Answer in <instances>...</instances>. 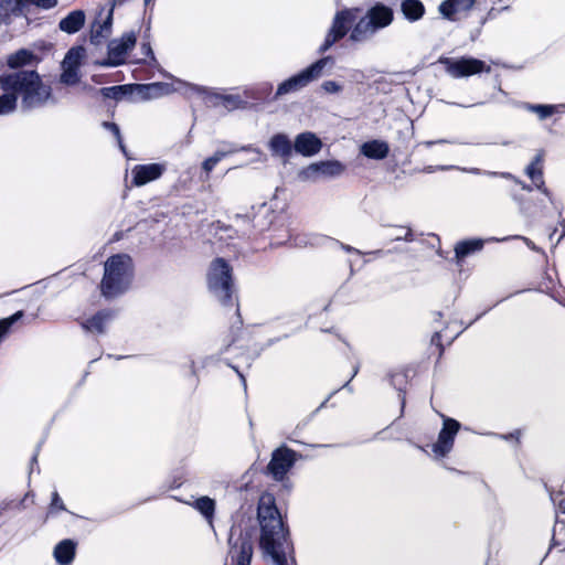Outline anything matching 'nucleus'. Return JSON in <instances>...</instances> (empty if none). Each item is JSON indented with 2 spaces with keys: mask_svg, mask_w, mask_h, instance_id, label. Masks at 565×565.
Listing matches in <instances>:
<instances>
[{
  "mask_svg": "<svg viewBox=\"0 0 565 565\" xmlns=\"http://www.w3.org/2000/svg\"><path fill=\"white\" fill-rule=\"evenodd\" d=\"M259 547L276 565H296L294 547L271 494L259 498L257 508Z\"/></svg>",
  "mask_w": 565,
  "mask_h": 565,
  "instance_id": "obj_1",
  "label": "nucleus"
},
{
  "mask_svg": "<svg viewBox=\"0 0 565 565\" xmlns=\"http://www.w3.org/2000/svg\"><path fill=\"white\" fill-rule=\"evenodd\" d=\"M0 87L22 98L25 109L43 106L51 97V87L34 71H18L0 76Z\"/></svg>",
  "mask_w": 565,
  "mask_h": 565,
  "instance_id": "obj_2",
  "label": "nucleus"
},
{
  "mask_svg": "<svg viewBox=\"0 0 565 565\" xmlns=\"http://www.w3.org/2000/svg\"><path fill=\"white\" fill-rule=\"evenodd\" d=\"M0 87L22 98L25 109L43 106L51 97V87L34 71H18L0 76Z\"/></svg>",
  "mask_w": 565,
  "mask_h": 565,
  "instance_id": "obj_3",
  "label": "nucleus"
},
{
  "mask_svg": "<svg viewBox=\"0 0 565 565\" xmlns=\"http://www.w3.org/2000/svg\"><path fill=\"white\" fill-rule=\"evenodd\" d=\"M132 278L131 258L126 254L109 257L104 265V277L100 282L102 295L114 298L126 291Z\"/></svg>",
  "mask_w": 565,
  "mask_h": 565,
  "instance_id": "obj_4",
  "label": "nucleus"
},
{
  "mask_svg": "<svg viewBox=\"0 0 565 565\" xmlns=\"http://www.w3.org/2000/svg\"><path fill=\"white\" fill-rule=\"evenodd\" d=\"M207 282L210 290L222 301L228 305L234 290L232 267L223 259L216 258L211 263Z\"/></svg>",
  "mask_w": 565,
  "mask_h": 565,
  "instance_id": "obj_5",
  "label": "nucleus"
},
{
  "mask_svg": "<svg viewBox=\"0 0 565 565\" xmlns=\"http://www.w3.org/2000/svg\"><path fill=\"white\" fill-rule=\"evenodd\" d=\"M178 87H172L168 83H151L132 85V93L135 94L134 100H149L160 98L173 92L183 90L184 93L205 94L206 87L189 84L182 81H177Z\"/></svg>",
  "mask_w": 565,
  "mask_h": 565,
  "instance_id": "obj_6",
  "label": "nucleus"
},
{
  "mask_svg": "<svg viewBox=\"0 0 565 565\" xmlns=\"http://www.w3.org/2000/svg\"><path fill=\"white\" fill-rule=\"evenodd\" d=\"M328 61L329 57H323L311 64L306 70L301 71L299 74L282 82L277 88L276 97L289 94L291 92H297L300 88L307 86L310 82L319 78Z\"/></svg>",
  "mask_w": 565,
  "mask_h": 565,
  "instance_id": "obj_7",
  "label": "nucleus"
},
{
  "mask_svg": "<svg viewBox=\"0 0 565 565\" xmlns=\"http://www.w3.org/2000/svg\"><path fill=\"white\" fill-rule=\"evenodd\" d=\"M438 62L445 66L446 72L455 78L467 77L481 72H490V66L481 60L473 57H439Z\"/></svg>",
  "mask_w": 565,
  "mask_h": 565,
  "instance_id": "obj_8",
  "label": "nucleus"
},
{
  "mask_svg": "<svg viewBox=\"0 0 565 565\" xmlns=\"http://www.w3.org/2000/svg\"><path fill=\"white\" fill-rule=\"evenodd\" d=\"M358 11V9H344L335 13L331 28L320 47V52L323 53L329 50L335 42L341 40L348 33L352 23L356 19Z\"/></svg>",
  "mask_w": 565,
  "mask_h": 565,
  "instance_id": "obj_9",
  "label": "nucleus"
},
{
  "mask_svg": "<svg viewBox=\"0 0 565 565\" xmlns=\"http://www.w3.org/2000/svg\"><path fill=\"white\" fill-rule=\"evenodd\" d=\"M296 460V452L287 447L277 448L267 466V471L276 481H281L291 469Z\"/></svg>",
  "mask_w": 565,
  "mask_h": 565,
  "instance_id": "obj_10",
  "label": "nucleus"
},
{
  "mask_svg": "<svg viewBox=\"0 0 565 565\" xmlns=\"http://www.w3.org/2000/svg\"><path fill=\"white\" fill-rule=\"evenodd\" d=\"M344 166L337 160L320 161L305 168L300 177L302 180L317 181L320 178H334L342 174Z\"/></svg>",
  "mask_w": 565,
  "mask_h": 565,
  "instance_id": "obj_11",
  "label": "nucleus"
},
{
  "mask_svg": "<svg viewBox=\"0 0 565 565\" xmlns=\"http://www.w3.org/2000/svg\"><path fill=\"white\" fill-rule=\"evenodd\" d=\"M136 44V35L126 33L108 44L107 65L117 66L126 61L127 54Z\"/></svg>",
  "mask_w": 565,
  "mask_h": 565,
  "instance_id": "obj_12",
  "label": "nucleus"
},
{
  "mask_svg": "<svg viewBox=\"0 0 565 565\" xmlns=\"http://www.w3.org/2000/svg\"><path fill=\"white\" fill-rule=\"evenodd\" d=\"M460 428V424L452 418H445L444 426L438 435L437 441L433 446V451L439 456L445 457L452 448L455 437Z\"/></svg>",
  "mask_w": 565,
  "mask_h": 565,
  "instance_id": "obj_13",
  "label": "nucleus"
},
{
  "mask_svg": "<svg viewBox=\"0 0 565 565\" xmlns=\"http://www.w3.org/2000/svg\"><path fill=\"white\" fill-rule=\"evenodd\" d=\"M231 565H250L253 557V542L248 536H239L235 542L230 539Z\"/></svg>",
  "mask_w": 565,
  "mask_h": 565,
  "instance_id": "obj_14",
  "label": "nucleus"
},
{
  "mask_svg": "<svg viewBox=\"0 0 565 565\" xmlns=\"http://www.w3.org/2000/svg\"><path fill=\"white\" fill-rule=\"evenodd\" d=\"M166 171L163 163L138 164L132 169V184L142 186L159 179Z\"/></svg>",
  "mask_w": 565,
  "mask_h": 565,
  "instance_id": "obj_15",
  "label": "nucleus"
},
{
  "mask_svg": "<svg viewBox=\"0 0 565 565\" xmlns=\"http://www.w3.org/2000/svg\"><path fill=\"white\" fill-rule=\"evenodd\" d=\"M294 147L298 153L311 157L321 150L322 141L315 134L307 131L296 137Z\"/></svg>",
  "mask_w": 565,
  "mask_h": 565,
  "instance_id": "obj_16",
  "label": "nucleus"
},
{
  "mask_svg": "<svg viewBox=\"0 0 565 565\" xmlns=\"http://www.w3.org/2000/svg\"><path fill=\"white\" fill-rule=\"evenodd\" d=\"M476 0H445L439 6L440 14L451 21L458 19V15L469 11Z\"/></svg>",
  "mask_w": 565,
  "mask_h": 565,
  "instance_id": "obj_17",
  "label": "nucleus"
},
{
  "mask_svg": "<svg viewBox=\"0 0 565 565\" xmlns=\"http://www.w3.org/2000/svg\"><path fill=\"white\" fill-rule=\"evenodd\" d=\"M366 18L370 19L376 30L390 25L393 21V11L384 4H375L367 13Z\"/></svg>",
  "mask_w": 565,
  "mask_h": 565,
  "instance_id": "obj_18",
  "label": "nucleus"
},
{
  "mask_svg": "<svg viewBox=\"0 0 565 565\" xmlns=\"http://www.w3.org/2000/svg\"><path fill=\"white\" fill-rule=\"evenodd\" d=\"M85 19L86 15L83 10H74L60 21L58 28L63 32L72 34L84 26Z\"/></svg>",
  "mask_w": 565,
  "mask_h": 565,
  "instance_id": "obj_19",
  "label": "nucleus"
},
{
  "mask_svg": "<svg viewBox=\"0 0 565 565\" xmlns=\"http://www.w3.org/2000/svg\"><path fill=\"white\" fill-rule=\"evenodd\" d=\"M113 12L109 11L105 21H95L90 28V42L95 45H99L106 40L111 31Z\"/></svg>",
  "mask_w": 565,
  "mask_h": 565,
  "instance_id": "obj_20",
  "label": "nucleus"
},
{
  "mask_svg": "<svg viewBox=\"0 0 565 565\" xmlns=\"http://www.w3.org/2000/svg\"><path fill=\"white\" fill-rule=\"evenodd\" d=\"M113 319L110 311H99L82 322V327L92 333H104L106 324Z\"/></svg>",
  "mask_w": 565,
  "mask_h": 565,
  "instance_id": "obj_21",
  "label": "nucleus"
},
{
  "mask_svg": "<svg viewBox=\"0 0 565 565\" xmlns=\"http://www.w3.org/2000/svg\"><path fill=\"white\" fill-rule=\"evenodd\" d=\"M388 145L382 140H372L361 146V152L371 159L381 160L387 157Z\"/></svg>",
  "mask_w": 565,
  "mask_h": 565,
  "instance_id": "obj_22",
  "label": "nucleus"
},
{
  "mask_svg": "<svg viewBox=\"0 0 565 565\" xmlns=\"http://www.w3.org/2000/svg\"><path fill=\"white\" fill-rule=\"evenodd\" d=\"M75 556V543L71 540L60 542L54 548V557L61 565H68Z\"/></svg>",
  "mask_w": 565,
  "mask_h": 565,
  "instance_id": "obj_23",
  "label": "nucleus"
},
{
  "mask_svg": "<svg viewBox=\"0 0 565 565\" xmlns=\"http://www.w3.org/2000/svg\"><path fill=\"white\" fill-rule=\"evenodd\" d=\"M375 32L376 29L374 28L370 19L365 17L354 25L350 34V40H352L353 42H363L370 39Z\"/></svg>",
  "mask_w": 565,
  "mask_h": 565,
  "instance_id": "obj_24",
  "label": "nucleus"
},
{
  "mask_svg": "<svg viewBox=\"0 0 565 565\" xmlns=\"http://www.w3.org/2000/svg\"><path fill=\"white\" fill-rule=\"evenodd\" d=\"M269 148L274 154L279 157H289L292 151L289 138L284 134L274 135L269 140Z\"/></svg>",
  "mask_w": 565,
  "mask_h": 565,
  "instance_id": "obj_25",
  "label": "nucleus"
},
{
  "mask_svg": "<svg viewBox=\"0 0 565 565\" xmlns=\"http://www.w3.org/2000/svg\"><path fill=\"white\" fill-rule=\"evenodd\" d=\"M542 160L543 156L539 153L533 160V162L526 168V174L535 183V186L547 195L548 191L544 188L543 171L541 168Z\"/></svg>",
  "mask_w": 565,
  "mask_h": 565,
  "instance_id": "obj_26",
  "label": "nucleus"
},
{
  "mask_svg": "<svg viewBox=\"0 0 565 565\" xmlns=\"http://www.w3.org/2000/svg\"><path fill=\"white\" fill-rule=\"evenodd\" d=\"M84 57H85L84 47H82V46L73 47L66 53V55L62 62V68H68V70L72 68V70L78 71Z\"/></svg>",
  "mask_w": 565,
  "mask_h": 565,
  "instance_id": "obj_27",
  "label": "nucleus"
},
{
  "mask_svg": "<svg viewBox=\"0 0 565 565\" xmlns=\"http://www.w3.org/2000/svg\"><path fill=\"white\" fill-rule=\"evenodd\" d=\"M482 247H483L482 239H470V241L459 242L455 247L456 258H457V260H461L462 258L470 255L471 253L482 249Z\"/></svg>",
  "mask_w": 565,
  "mask_h": 565,
  "instance_id": "obj_28",
  "label": "nucleus"
},
{
  "mask_svg": "<svg viewBox=\"0 0 565 565\" xmlns=\"http://www.w3.org/2000/svg\"><path fill=\"white\" fill-rule=\"evenodd\" d=\"M402 11L408 20L417 21L424 15L425 8L419 0H404Z\"/></svg>",
  "mask_w": 565,
  "mask_h": 565,
  "instance_id": "obj_29",
  "label": "nucleus"
},
{
  "mask_svg": "<svg viewBox=\"0 0 565 565\" xmlns=\"http://www.w3.org/2000/svg\"><path fill=\"white\" fill-rule=\"evenodd\" d=\"M35 60V56L32 52L28 50H20L8 57V66L11 68H19L21 66L32 64Z\"/></svg>",
  "mask_w": 565,
  "mask_h": 565,
  "instance_id": "obj_30",
  "label": "nucleus"
},
{
  "mask_svg": "<svg viewBox=\"0 0 565 565\" xmlns=\"http://www.w3.org/2000/svg\"><path fill=\"white\" fill-rule=\"evenodd\" d=\"M102 94L106 98H113L116 100H120L126 96H130L131 99L134 98L132 95V85H120V86H111V87H105L102 89Z\"/></svg>",
  "mask_w": 565,
  "mask_h": 565,
  "instance_id": "obj_31",
  "label": "nucleus"
},
{
  "mask_svg": "<svg viewBox=\"0 0 565 565\" xmlns=\"http://www.w3.org/2000/svg\"><path fill=\"white\" fill-rule=\"evenodd\" d=\"M193 507L199 510L205 519L209 521L212 520L215 510L214 500L209 497H201L193 503Z\"/></svg>",
  "mask_w": 565,
  "mask_h": 565,
  "instance_id": "obj_32",
  "label": "nucleus"
},
{
  "mask_svg": "<svg viewBox=\"0 0 565 565\" xmlns=\"http://www.w3.org/2000/svg\"><path fill=\"white\" fill-rule=\"evenodd\" d=\"M17 95L12 92H6L0 96V116L8 115L17 108Z\"/></svg>",
  "mask_w": 565,
  "mask_h": 565,
  "instance_id": "obj_33",
  "label": "nucleus"
},
{
  "mask_svg": "<svg viewBox=\"0 0 565 565\" xmlns=\"http://www.w3.org/2000/svg\"><path fill=\"white\" fill-rule=\"evenodd\" d=\"M23 317V311H17L14 315L0 320V341L9 333L11 327Z\"/></svg>",
  "mask_w": 565,
  "mask_h": 565,
  "instance_id": "obj_34",
  "label": "nucleus"
},
{
  "mask_svg": "<svg viewBox=\"0 0 565 565\" xmlns=\"http://www.w3.org/2000/svg\"><path fill=\"white\" fill-rule=\"evenodd\" d=\"M206 89H207V92L204 95H211L217 99H221L225 107L238 108L242 104V100L238 96H234V95L223 96V95L212 94L209 88H206Z\"/></svg>",
  "mask_w": 565,
  "mask_h": 565,
  "instance_id": "obj_35",
  "label": "nucleus"
},
{
  "mask_svg": "<svg viewBox=\"0 0 565 565\" xmlns=\"http://www.w3.org/2000/svg\"><path fill=\"white\" fill-rule=\"evenodd\" d=\"M61 83L66 85H75L79 82L78 71L72 68H62Z\"/></svg>",
  "mask_w": 565,
  "mask_h": 565,
  "instance_id": "obj_36",
  "label": "nucleus"
},
{
  "mask_svg": "<svg viewBox=\"0 0 565 565\" xmlns=\"http://www.w3.org/2000/svg\"><path fill=\"white\" fill-rule=\"evenodd\" d=\"M527 108L536 114H539L540 118L544 119L551 116L554 113V106L547 105H529Z\"/></svg>",
  "mask_w": 565,
  "mask_h": 565,
  "instance_id": "obj_37",
  "label": "nucleus"
},
{
  "mask_svg": "<svg viewBox=\"0 0 565 565\" xmlns=\"http://www.w3.org/2000/svg\"><path fill=\"white\" fill-rule=\"evenodd\" d=\"M321 88L328 94H338L342 90V85L334 81H326L321 84Z\"/></svg>",
  "mask_w": 565,
  "mask_h": 565,
  "instance_id": "obj_38",
  "label": "nucleus"
},
{
  "mask_svg": "<svg viewBox=\"0 0 565 565\" xmlns=\"http://www.w3.org/2000/svg\"><path fill=\"white\" fill-rule=\"evenodd\" d=\"M468 172L470 173H473V174H486V175H490V177H502V178H505V179H513L512 174L509 173V172H501V173H498V172H491V171H481L480 169L478 168H472L470 170H467Z\"/></svg>",
  "mask_w": 565,
  "mask_h": 565,
  "instance_id": "obj_39",
  "label": "nucleus"
},
{
  "mask_svg": "<svg viewBox=\"0 0 565 565\" xmlns=\"http://www.w3.org/2000/svg\"><path fill=\"white\" fill-rule=\"evenodd\" d=\"M103 125H104V127H106L107 129H109V130L115 135V137H116V138H117V140H118V143H119L120 149H121L122 151H125V146H124L122 140H121V136H120L119 127H118L116 124H114V122H106V121H105Z\"/></svg>",
  "mask_w": 565,
  "mask_h": 565,
  "instance_id": "obj_40",
  "label": "nucleus"
},
{
  "mask_svg": "<svg viewBox=\"0 0 565 565\" xmlns=\"http://www.w3.org/2000/svg\"><path fill=\"white\" fill-rule=\"evenodd\" d=\"M50 508H51V510H60V511L65 510L64 503L61 500V498L56 491L53 492V494H52V502H51Z\"/></svg>",
  "mask_w": 565,
  "mask_h": 565,
  "instance_id": "obj_41",
  "label": "nucleus"
},
{
  "mask_svg": "<svg viewBox=\"0 0 565 565\" xmlns=\"http://www.w3.org/2000/svg\"><path fill=\"white\" fill-rule=\"evenodd\" d=\"M217 164V158H207L203 161L202 163V169L206 172V173H210L214 167Z\"/></svg>",
  "mask_w": 565,
  "mask_h": 565,
  "instance_id": "obj_42",
  "label": "nucleus"
},
{
  "mask_svg": "<svg viewBox=\"0 0 565 565\" xmlns=\"http://www.w3.org/2000/svg\"><path fill=\"white\" fill-rule=\"evenodd\" d=\"M238 149L236 148H231L228 150H217L213 156H211L212 158H217V163L223 159L225 158L226 156L228 154H232L234 152H236Z\"/></svg>",
  "mask_w": 565,
  "mask_h": 565,
  "instance_id": "obj_43",
  "label": "nucleus"
},
{
  "mask_svg": "<svg viewBox=\"0 0 565 565\" xmlns=\"http://www.w3.org/2000/svg\"><path fill=\"white\" fill-rule=\"evenodd\" d=\"M242 150H246V151H253L255 152L256 157L252 160V162H258V161H262V152L257 149H254L252 147H243Z\"/></svg>",
  "mask_w": 565,
  "mask_h": 565,
  "instance_id": "obj_44",
  "label": "nucleus"
},
{
  "mask_svg": "<svg viewBox=\"0 0 565 565\" xmlns=\"http://www.w3.org/2000/svg\"><path fill=\"white\" fill-rule=\"evenodd\" d=\"M141 50H142V52L146 55H151L152 56V50H151V46L149 44H142Z\"/></svg>",
  "mask_w": 565,
  "mask_h": 565,
  "instance_id": "obj_45",
  "label": "nucleus"
},
{
  "mask_svg": "<svg viewBox=\"0 0 565 565\" xmlns=\"http://www.w3.org/2000/svg\"><path fill=\"white\" fill-rule=\"evenodd\" d=\"M558 508L565 513V498L558 501Z\"/></svg>",
  "mask_w": 565,
  "mask_h": 565,
  "instance_id": "obj_46",
  "label": "nucleus"
},
{
  "mask_svg": "<svg viewBox=\"0 0 565 565\" xmlns=\"http://www.w3.org/2000/svg\"><path fill=\"white\" fill-rule=\"evenodd\" d=\"M342 248L347 252H356V253H360L359 250L354 249L353 247L349 246V245H342Z\"/></svg>",
  "mask_w": 565,
  "mask_h": 565,
  "instance_id": "obj_47",
  "label": "nucleus"
},
{
  "mask_svg": "<svg viewBox=\"0 0 565 565\" xmlns=\"http://www.w3.org/2000/svg\"><path fill=\"white\" fill-rule=\"evenodd\" d=\"M522 238L525 241V243H526V245H527L529 247H531L532 249H535V246H534V244H533L531 241H529V239H527V238H525V237H522Z\"/></svg>",
  "mask_w": 565,
  "mask_h": 565,
  "instance_id": "obj_48",
  "label": "nucleus"
},
{
  "mask_svg": "<svg viewBox=\"0 0 565 565\" xmlns=\"http://www.w3.org/2000/svg\"><path fill=\"white\" fill-rule=\"evenodd\" d=\"M412 235L411 231H406L404 238L409 239V236Z\"/></svg>",
  "mask_w": 565,
  "mask_h": 565,
  "instance_id": "obj_49",
  "label": "nucleus"
},
{
  "mask_svg": "<svg viewBox=\"0 0 565 565\" xmlns=\"http://www.w3.org/2000/svg\"><path fill=\"white\" fill-rule=\"evenodd\" d=\"M434 143H436V142H435V141H426V142H425V145H426L427 147H430V146H433Z\"/></svg>",
  "mask_w": 565,
  "mask_h": 565,
  "instance_id": "obj_50",
  "label": "nucleus"
},
{
  "mask_svg": "<svg viewBox=\"0 0 565 565\" xmlns=\"http://www.w3.org/2000/svg\"><path fill=\"white\" fill-rule=\"evenodd\" d=\"M522 189H523V190H526V191H530V190H531V188H530V186H527V185H525V184H522Z\"/></svg>",
  "mask_w": 565,
  "mask_h": 565,
  "instance_id": "obj_51",
  "label": "nucleus"
},
{
  "mask_svg": "<svg viewBox=\"0 0 565 565\" xmlns=\"http://www.w3.org/2000/svg\"><path fill=\"white\" fill-rule=\"evenodd\" d=\"M404 406H405V399L403 398L402 399V409L404 408Z\"/></svg>",
  "mask_w": 565,
  "mask_h": 565,
  "instance_id": "obj_52",
  "label": "nucleus"
},
{
  "mask_svg": "<svg viewBox=\"0 0 565 565\" xmlns=\"http://www.w3.org/2000/svg\"><path fill=\"white\" fill-rule=\"evenodd\" d=\"M241 377H242V381L245 382V377H243V375H241ZM244 385H246V383H244Z\"/></svg>",
  "mask_w": 565,
  "mask_h": 565,
  "instance_id": "obj_53",
  "label": "nucleus"
}]
</instances>
